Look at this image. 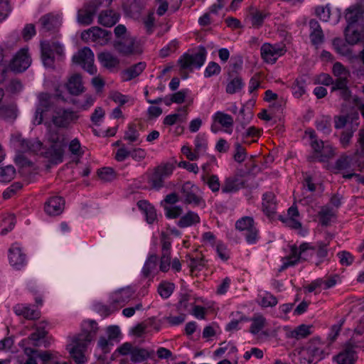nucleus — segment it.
Returning <instances> with one entry per match:
<instances>
[{
    "mask_svg": "<svg viewBox=\"0 0 364 364\" xmlns=\"http://www.w3.org/2000/svg\"><path fill=\"white\" fill-rule=\"evenodd\" d=\"M58 55H62L63 48L58 43H42L41 44V58L44 65L47 68H53L54 65L53 53Z\"/></svg>",
    "mask_w": 364,
    "mask_h": 364,
    "instance_id": "nucleus-12",
    "label": "nucleus"
},
{
    "mask_svg": "<svg viewBox=\"0 0 364 364\" xmlns=\"http://www.w3.org/2000/svg\"><path fill=\"white\" fill-rule=\"evenodd\" d=\"M253 114L251 112H250L247 115L245 114V108L244 107L241 108L239 112V115L237 116L236 121L238 122L242 128L250 122Z\"/></svg>",
    "mask_w": 364,
    "mask_h": 364,
    "instance_id": "nucleus-59",
    "label": "nucleus"
},
{
    "mask_svg": "<svg viewBox=\"0 0 364 364\" xmlns=\"http://www.w3.org/2000/svg\"><path fill=\"white\" fill-rule=\"evenodd\" d=\"M79 116L70 109H60L54 112L52 117L53 124L60 128H68L70 124L75 122Z\"/></svg>",
    "mask_w": 364,
    "mask_h": 364,
    "instance_id": "nucleus-8",
    "label": "nucleus"
},
{
    "mask_svg": "<svg viewBox=\"0 0 364 364\" xmlns=\"http://www.w3.org/2000/svg\"><path fill=\"white\" fill-rule=\"evenodd\" d=\"M120 17V14L114 10L102 11L98 16V23L105 27H112L115 25Z\"/></svg>",
    "mask_w": 364,
    "mask_h": 364,
    "instance_id": "nucleus-24",
    "label": "nucleus"
},
{
    "mask_svg": "<svg viewBox=\"0 0 364 364\" xmlns=\"http://www.w3.org/2000/svg\"><path fill=\"white\" fill-rule=\"evenodd\" d=\"M166 210V216L168 218H177L183 213V209L181 206L168 207L164 205Z\"/></svg>",
    "mask_w": 364,
    "mask_h": 364,
    "instance_id": "nucleus-57",
    "label": "nucleus"
},
{
    "mask_svg": "<svg viewBox=\"0 0 364 364\" xmlns=\"http://www.w3.org/2000/svg\"><path fill=\"white\" fill-rule=\"evenodd\" d=\"M360 149H357L350 156L353 171L358 170L359 171H364V132L359 133V139L358 140Z\"/></svg>",
    "mask_w": 364,
    "mask_h": 364,
    "instance_id": "nucleus-18",
    "label": "nucleus"
},
{
    "mask_svg": "<svg viewBox=\"0 0 364 364\" xmlns=\"http://www.w3.org/2000/svg\"><path fill=\"white\" fill-rule=\"evenodd\" d=\"M18 116V109L14 105H3L0 107V118L13 122Z\"/></svg>",
    "mask_w": 364,
    "mask_h": 364,
    "instance_id": "nucleus-33",
    "label": "nucleus"
},
{
    "mask_svg": "<svg viewBox=\"0 0 364 364\" xmlns=\"http://www.w3.org/2000/svg\"><path fill=\"white\" fill-rule=\"evenodd\" d=\"M97 331L98 325L95 321H85L82 323L80 333L74 336L71 343L67 345L66 349L77 364L85 363V352L95 338Z\"/></svg>",
    "mask_w": 364,
    "mask_h": 364,
    "instance_id": "nucleus-1",
    "label": "nucleus"
},
{
    "mask_svg": "<svg viewBox=\"0 0 364 364\" xmlns=\"http://www.w3.org/2000/svg\"><path fill=\"white\" fill-rule=\"evenodd\" d=\"M72 60L74 63L80 65L82 69L90 75H94L97 73V68L94 65V53L90 48L85 47L78 50L73 56Z\"/></svg>",
    "mask_w": 364,
    "mask_h": 364,
    "instance_id": "nucleus-5",
    "label": "nucleus"
},
{
    "mask_svg": "<svg viewBox=\"0 0 364 364\" xmlns=\"http://www.w3.org/2000/svg\"><path fill=\"white\" fill-rule=\"evenodd\" d=\"M352 26H347L345 29L346 40L348 43L354 45L363 38V33L358 30H351Z\"/></svg>",
    "mask_w": 364,
    "mask_h": 364,
    "instance_id": "nucleus-39",
    "label": "nucleus"
},
{
    "mask_svg": "<svg viewBox=\"0 0 364 364\" xmlns=\"http://www.w3.org/2000/svg\"><path fill=\"white\" fill-rule=\"evenodd\" d=\"M286 52L284 46L277 44L264 43L260 48L261 56L267 63H274L279 56Z\"/></svg>",
    "mask_w": 364,
    "mask_h": 364,
    "instance_id": "nucleus-11",
    "label": "nucleus"
},
{
    "mask_svg": "<svg viewBox=\"0 0 364 364\" xmlns=\"http://www.w3.org/2000/svg\"><path fill=\"white\" fill-rule=\"evenodd\" d=\"M244 183L237 176H233L226 178L222 186V192L228 193L236 192L242 188Z\"/></svg>",
    "mask_w": 364,
    "mask_h": 364,
    "instance_id": "nucleus-27",
    "label": "nucleus"
},
{
    "mask_svg": "<svg viewBox=\"0 0 364 364\" xmlns=\"http://www.w3.org/2000/svg\"><path fill=\"white\" fill-rule=\"evenodd\" d=\"M13 140L15 146L20 153L29 152L36 154L43 146V143L40 140L37 139H26L21 135L14 136Z\"/></svg>",
    "mask_w": 364,
    "mask_h": 364,
    "instance_id": "nucleus-9",
    "label": "nucleus"
},
{
    "mask_svg": "<svg viewBox=\"0 0 364 364\" xmlns=\"http://www.w3.org/2000/svg\"><path fill=\"white\" fill-rule=\"evenodd\" d=\"M206 54V50L203 46H200L198 51L196 53L192 54L184 53L178 60L181 70H189L192 71L193 68H201L205 61Z\"/></svg>",
    "mask_w": 364,
    "mask_h": 364,
    "instance_id": "nucleus-4",
    "label": "nucleus"
},
{
    "mask_svg": "<svg viewBox=\"0 0 364 364\" xmlns=\"http://www.w3.org/2000/svg\"><path fill=\"white\" fill-rule=\"evenodd\" d=\"M67 144H50L45 152V157L48 159L51 164H58L63 161L64 149Z\"/></svg>",
    "mask_w": 364,
    "mask_h": 364,
    "instance_id": "nucleus-22",
    "label": "nucleus"
},
{
    "mask_svg": "<svg viewBox=\"0 0 364 364\" xmlns=\"http://www.w3.org/2000/svg\"><path fill=\"white\" fill-rule=\"evenodd\" d=\"M307 358H304L309 364H316L322 360L328 353L323 348L319 340H315L306 348Z\"/></svg>",
    "mask_w": 364,
    "mask_h": 364,
    "instance_id": "nucleus-15",
    "label": "nucleus"
},
{
    "mask_svg": "<svg viewBox=\"0 0 364 364\" xmlns=\"http://www.w3.org/2000/svg\"><path fill=\"white\" fill-rule=\"evenodd\" d=\"M51 107L50 95L42 92L38 95V104L36 108H40L43 111L48 112Z\"/></svg>",
    "mask_w": 364,
    "mask_h": 364,
    "instance_id": "nucleus-46",
    "label": "nucleus"
},
{
    "mask_svg": "<svg viewBox=\"0 0 364 364\" xmlns=\"http://www.w3.org/2000/svg\"><path fill=\"white\" fill-rule=\"evenodd\" d=\"M9 264L16 269H21L26 264V255L23 252L21 248L14 244L9 249Z\"/></svg>",
    "mask_w": 364,
    "mask_h": 364,
    "instance_id": "nucleus-17",
    "label": "nucleus"
},
{
    "mask_svg": "<svg viewBox=\"0 0 364 364\" xmlns=\"http://www.w3.org/2000/svg\"><path fill=\"white\" fill-rule=\"evenodd\" d=\"M66 87L69 93L72 95H79L85 91L82 77L79 74H75L71 76Z\"/></svg>",
    "mask_w": 364,
    "mask_h": 364,
    "instance_id": "nucleus-26",
    "label": "nucleus"
},
{
    "mask_svg": "<svg viewBox=\"0 0 364 364\" xmlns=\"http://www.w3.org/2000/svg\"><path fill=\"white\" fill-rule=\"evenodd\" d=\"M348 80L347 76L337 77L336 80H333L331 85V92L343 90V88L348 85Z\"/></svg>",
    "mask_w": 364,
    "mask_h": 364,
    "instance_id": "nucleus-58",
    "label": "nucleus"
},
{
    "mask_svg": "<svg viewBox=\"0 0 364 364\" xmlns=\"http://www.w3.org/2000/svg\"><path fill=\"white\" fill-rule=\"evenodd\" d=\"M262 207L264 212L270 216L276 211L277 203L275 200V196L272 192L266 193L263 195Z\"/></svg>",
    "mask_w": 364,
    "mask_h": 364,
    "instance_id": "nucleus-31",
    "label": "nucleus"
},
{
    "mask_svg": "<svg viewBox=\"0 0 364 364\" xmlns=\"http://www.w3.org/2000/svg\"><path fill=\"white\" fill-rule=\"evenodd\" d=\"M356 346L348 342L345 343L342 350L333 357L337 364H355L358 358L355 350Z\"/></svg>",
    "mask_w": 364,
    "mask_h": 364,
    "instance_id": "nucleus-10",
    "label": "nucleus"
},
{
    "mask_svg": "<svg viewBox=\"0 0 364 364\" xmlns=\"http://www.w3.org/2000/svg\"><path fill=\"white\" fill-rule=\"evenodd\" d=\"M202 181L206 183L209 188L214 193L218 192L220 190V183L219 178L216 175H211L209 177L202 176Z\"/></svg>",
    "mask_w": 364,
    "mask_h": 364,
    "instance_id": "nucleus-44",
    "label": "nucleus"
},
{
    "mask_svg": "<svg viewBox=\"0 0 364 364\" xmlns=\"http://www.w3.org/2000/svg\"><path fill=\"white\" fill-rule=\"evenodd\" d=\"M97 59L102 66L110 72L117 71L119 68V59L109 52H101L98 53Z\"/></svg>",
    "mask_w": 364,
    "mask_h": 364,
    "instance_id": "nucleus-20",
    "label": "nucleus"
},
{
    "mask_svg": "<svg viewBox=\"0 0 364 364\" xmlns=\"http://www.w3.org/2000/svg\"><path fill=\"white\" fill-rule=\"evenodd\" d=\"M190 297L191 296L188 294H181L180 295L179 301L176 306L178 312L183 313L188 311Z\"/></svg>",
    "mask_w": 364,
    "mask_h": 364,
    "instance_id": "nucleus-53",
    "label": "nucleus"
},
{
    "mask_svg": "<svg viewBox=\"0 0 364 364\" xmlns=\"http://www.w3.org/2000/svg\"><path fill=\"white\" fill-rule=\"evenodd\" d=\"M16 224L15 218L14 216H9L5 218L1 223V226H4L0 231L1 235H6L11 231Z\"/></svg>",
    "mask_w": 364,
    "mask_h": 364,
    "instance_id": "nucleus-54",
    "label": "nucleus"
},
{
    "mask_svg": "<svg viewBox=\"0 0 364 364\" xmlns=\"http://www.w3.org/2000/svg\"><path fill=\"white\" fill-rule=\"evenodd\" d=\"M334 215L333 211L329 208H322L321 211L318 212V217L320 223L323 226L329 225L332 217Z\"/></svg>",
    "mask_w": 364,
    "mask_h": 364,
    "instance_id": "nucleus-49",
    "label": "nucleus"
},
{
    "mask_svg": "<svg viewBox=\"0 0 364 364\" xmlns=\"http://www.w3.org/2000/svg\"><path fill=\"white\" fill-rule=\"evenodd\" d=\"M316 127L317 130L322 132L323 134H328L331 131V117L323 116L320 119L316 120Z\"/></svg>",
    "mask_w": 364,
    "mask_h": 364,
    "instance_id": "nucleus-43",
    "label": "nucleus"
},
{
    "mask_svg": "<svg viewBox=\"0 0 364 364\" xmlns=\"http://www.w3.org/2000/svg\"><path fill=\"white\" fill-rule=\"evenodd\" d=\"M22 37L24 41H28L36 35V27L33 23H28L25 26L22 30Z\"/></svg>",
    "mask_w": 364,
    "mask_h": 364,
    "instance_id": "nucleus-62",
    "label": "nucleus"
},
{
    "mask_svg": "<svg viewBox=\"0 0 364 364\" xmlns=\"http://www.w3.org/2000/svg\"><path fill=\"white\" fill-rule=\"evenodd\" d=\"M174 168V165L169 162L161 164L153 169L148 178V183L152 188L161 189L164 186V180L172 174Z\"/></svg>",
    "mask_w": 364,
    "mask_h": 364,
    "instance_id": "nucleus-3",
    "label": "nucleus"
},
{
    "mask_svg": "<svg viewBox=\"0 0 364 364\" xmlns=\"http://www.w3.org/2000/svg\"><path fill=\"white\" fill-rule=\"evenodd\" d=\"M154 355L153 350H149L146 348L134 347L131 355V360L135 363H142L148 358H152Z\"/></svg>",
    "mask_w": 364,
    "mask_h": 364,
    "instance_id": "nucleus-30",
    "label": "nucleus"
},
{
    "mask_svg": "<svg viewBox=\"0 0 364 364\" xmlns=\"http://www.w3.org/2000/svg\"><path fill=\"white\" fill-rule=\"evenodd\" d=\"M46 138L50 144H67L64 135L56 128H49Z\"/></svg>",
    "mask_w": 364,
    "mask_h": 364,
    "instance_id": "nucleus-36",
    "label": "nucleus"
},
{
    "mask_svg": "<svg viewBox=\"0 0 364 364\" xmlns=\"http://www.w3.org/2000/svg\"><path fill=\"white\" fill-rule=\"evenodd\" d=\"M200 221L199 215L193 211H188L178 221V226L181 228H185L191 225H196Z\"/></svg>",
    "mask_w": 364,
    "mask_h": 364,
    "instance_id": "nucleus-32",
    "label": "nucleus"
},
{
    "mask_svg": "<svg viewBox=\"0 0 364 364\" xmlns=\"http://www.w3.org/2000/svg\"><path fill=\"white\" fill-rule=\"evenodd\" d=\"M245 239L249 244H254L257 241L258 239V230L254 226L245 231Z\"/></svg>",
    "mask_w": 364,
    "mask_h": 364,
    "instance_id": "nucleus-64",
    "label": "nucleus"
},
{
    "mask_svg": "<svg viewBox=\"0 0 364 364\" xmlns=\"http://www.w3.org/2000/svg\"><path fill=\"white\" fill-rule=\"evenodd\" d=\"M214 120L225 128L232 127L234 122L232 117L230 114L222 112H218L215 114Z\"/></svg>",
    "mask_w": 364,
    "mask_h": 364,
    "instance_id": "nucleus-42",
    "label": "nucleus"
},
{
    "mask_svg": "<svg viewBox=\"0 0 364 364\" xmlns=\"http://www.w3.org/2000/svg\"><path fill=\"white\" fill-rule=\"evenodd\" d=\"M194 144V149L198 154H200V153L205 152L208 146L207 141L204 138L199 136L196 137Z\"/></svg>",
    "mask_w": 364,
    "mask_h": 364,
    "instance_id": "nucleus-63",
    "label": "nucleus"
},
{
    "mask_svg": "<svg viewBox=\"0 0 364 364\" xmlns=\"http://www.w3.org/2000/svg\"><path fill=\"white\" fill-rule=\"evenodd\" d=\"M102 4V0H91L85 4L83 7L77 11V22L82 26L90 25Z\"/></svg>",
    "mask_w": 364,
    "mask_h": 364,
    "instance_id": "nucleus-6",
    "label": "nucleus"
},
{
    "mask_svg": "<svg viewBox=\"0 0 364 364\" xmlns=\"http://www.w3.org/2000/svg\"><path fill=\"white\" fill-rule=\"evenodd\" d=\"M244 86V82L241 77L236 76L233 77L226 85V92L230 95L240 91Z\"/></svg>",
    "mask_w": 364,
    "mask_h": 364,
    "instance_id": "nucleus-38",
    "label": "nucleus"
},
{
    "mask_svg": "<svg viewBox=\"0 0 364 364\" xmlns=\"http://www.w3.org/2000/svg\"><path fill=\"white\" fill-rule=\"evenodd\" d=\"M39 23L41 25L40 32L43 33L55 32L60 25L58 16L50 13L42 16L39 19Z\"/></svg>",
    "mask_w": 364,
    "mask_h": 364,
    "instance_id": "nucleus-19",
    "label": "nucleus"
},
{
    "mask_svg": "<svg viewBox=\"0 0 364 364\" xmlns=\"http://www.w3.org/2000/svg\"><path fill=\"white\" fill-rule=\"evenodd\" d=\"M309 25L310 28L309 37L312 45L318 46L323 43L325 38L324 33L318 21L311 19Z\"/></svg>",
    "mask_w": 364,
    "mask_h": 364,
    "instance_id": "nucleus-23",
    "label": "nucleus"
},
{
    "mask_svg": "<svg viewBox=\"0 0 364 364\" xmlns=\"http://www.w3.org/2000/svg\"><path fill=\"white\" fill-rule=\"evenodd\" d=\"M113 46L118 53L123 55H130L138 53L135 39L131 36H127L115 41Z\"/></svg>",
    "mask_w": 364,
    "mask_h": 364,
    "instance_id": "nucleus-16",
    "label": "nucleus"
},
{
    "mask_svg": "<svg viewBox=\"0 0 364 364\" xmlns=\"http://www.w3.org/2000/svg\"><path fill=\"white\" fill-rule=\"evenodd\" d=\"M309 250L312 252L310 254L311 256L316 253L318 258V260L315 263L316 266L320 265L328 255L327 244L323 242H318L317 248L308 242H303L300 245L299 248L294 245L291 247L290 255L283 259V264L279 271L282 272L289 267L296 265L301 261L307 260L309 256L307 252Z\"/></svg>",
    "mask_w": 364,
    "mask_h": 364,
    "instance_id": "nucleus-2",
    "label": "nucleus"
},
{
    "mask_svg": "<svg viewBox=\"0 0 364 364\" xmlns=\"http://www.w3.org/2000/svg\"><path fill=\"white\" fill-rule=\"evenodd\" d=\"M306 80L301 77L295 80L292 85V93L296 98H300L306 92Z\"/></svg>",
    "mask_w": 364,
    "mask_h": 364,
    "instance_id": "nucleus-37",
    "label": "nucleus"
},
{
    "mask_svg": "<svg viewBox=\"0 0 364 364\" xmlns=\"http://www.w3.org/2000/svg\"><path fill=\"white\" fill-rule=\"evenodd\" d=\"M139 134L136 128V125L130 124L128 126V129L124 133V139L132 143L136 141L139 139Z\"/></svg>",
    "mask_w": 364,
    "mask_h": 364,
    "instance_id": "nucleus-52",
    "label": "nucleus"
},
{
    "mask_svg": "<svg viewBox=\"0 0 364 364\" xmlns=\"http://www.w3.org/2000/svg\"><path fill=\"white\" fill-rule=\"evenodd\" d=\"M112 38V33L98 26H93L81 33V38L85 41H91L101 46L106 45Z\"/></svg>",
    "mask_w": 364,
    "mask_h": 364,
    "instance_id": "nucleus-7",
    "label": "nucleus"
},
{
    "mask_svg": "<svg viewBox=\"0 0 364 364\" xmlns=\"http://www.w3.org/2000/svg\"><path fill=\"white\" fill-rule=\"evenodd\" d=\"M132 295L133 291L130 288L121 289L112 295V304L113 306L119 305L122 306L129 300Z\"/></svg>",
    "mask_w": 364,
    "mask_h": 364,
    "instance_id": "nucleus-28",
    "label": "nucleus"
},
{
    "mask_svg": "<svg viewBox=\"0 0 364 364\" xmlns=\"http://www.w3.org/2000/svg\"><path fill=\"white\" fill-rule=\"evenodd\" d=\"M31 65V58L28 48H21L12 58L9 68L16 73L26 70Z\"/></svg>",
    "mask_w": 364,
    "mask_h": 364,
    "instance_id": "nucleus-14",
    "label": "nucleus"
},
{
    "mask_svg": "<svg viewBox=\"0 0 364 364\" xmlns=\"http://www.w3.org/2000/svg\"><path fill=\"white\" fill-rule=\"evenodd\" d=\"M14 311L18 316H23L28 320H36L40 318L41 312L36 309H31L27 306L18 304L14 306Z\"/></svg>",
    "mask_w": 364,
    "mask_h": 364,
    "instance_id": "nucleus-29",
    "label": "nucleus"
},
{
    "mask_svg": "<svg viewBox=\"0 0 364 364\" xmlns=\"http://www.w3.org/2000/svg\"><path fill=\"white\" fill-rule=\"evenodd\" d=\"M11 10L9 0H0V22L7 18Z\"/></svg>",
    "mask_w": 364,
    "mask_h": 364,
    "instance_id": "nucleus-60",
    "label": "nucleus"
},
{
    "mask_svg": "<svg viewBox=\"0 0 364 364\" xmlns=\"http://www.w3.org/2000/svg\"><path fill=\"white\" fill-rule=\"evenodd\" d=\"M359 11L358 6L353 8H349L347 9V12L346 14V19L348 22V26H353L354 23L360 21L359 16Z\"/></svg>",
    "mask_w": 364,
    "mask_h": 364,
    "instance_id": "nucleus-47",
    "label": "nucleus"
},
{
    "mask_svg": "<svg viewBox=\"0 0 364 364\" xmlns=\"http://www.w3.org/2000/svg\"><path fill=\"white\" fill-rule=\"evenodd\" d=\"M235 153L234 154V159L238 162L241 163L245 161L246 159V151L245 149L239 143H236L235 145Z\"/></svg>",
    "mask_w": 364,
    "mask_h": 364,
    "instance_id": "nucleus-61",
    "label": "nucleus"
},
{
    "mask_svg": "<svg viewBox=\"0 0 364 364\" xmlns=\"http://www.w3.org/2000/svg\"><path fill=\"white\" fill-rule=\"evenodd\" d=\"M98 176L104 181H112L116 178V174L113 168L104 167L97 171Z\"/></svg>",
    "mask_w": 364,
    "mask_h": 364,
    "instance_id": "nucleus-51",
    "label": "nucleus"
},
{
    "mask_svg": "<svg viewBox=\"0 0 364 364\" xmlns=\"http://www.w3.org/2000/svg\"><path fill=\"white\" fill-rule=\"evenodd\" d=\"M146 63L139 62L136 63L127 69L124 70L121 73L122 79L123 81H130L132 79L139 76L146 68Z\"/></svg>",
    "mask_w": 364,
    "mask_h": 364,
    "instance_id": "nucleus-25",
    "label": "nucleus"
},
{
    "mask_svg": "<svg viewBox=\"0 0 364 364\" xmlns=\"http://www.w3.org/2000/svg\"><path fill=\"white\" fill-rule=\"evenodd\" d=\"M335 155L334 149L329 144H325L321 153L318 156H310L308 160L311 162L318 160L320 162H325Z\"/></svg>",
    "mask_w": 364,
    "mask_h": 364,
    "instance_id": "nucleus-35",
    "label": "nucleus"
},
{
    "mask_svg": "<svg viewBox=\"0 0 364 364\" xmlns=\"http://www.w3.org/2000/svg\"><path fill=\"white\" fill-rule=\"evenodd\" d=\"M310 328L311 326L301 324L290 332L289 337L296 339L306 338L311 333Z\"/></svg>",
    "mask_w": 364,
    "mask_h": 364,
    "instance_id": "nucleus-41",
    "label": "nucleus"
},
{
    "mask_svg": "<svg viewBox=\"0 0 364 364\" xmlns=\"http://www.w3.org/2000/svg\"><path fill=\"white\" fill-rule=\"evenodd\" d=\"M65 200L60 196H53L45 203V211L49 215H59L64 210Z\"/></svg>",
    "mask_w": 364,
    "mask_h": 364,
    "instance_id": "nucleus-21",
    "label": "nucleus"
},
{
    "mask_svg": "<svg viewBox=\"0 0 364 364\" xmlns=\"http://www.w3.org/2000/svg\"><path fill=\"white\" fill-rule=\"evenodd\" d=\"M174 288L173 283L164 282L159 285L158 292L162 298L167 299L172 294Z\"/></svg>",
    "mask_w": 364,
    "mask_h": 364,
    "instance_id": "nucleus-45",
    "label": "nucleus"
},
{
    "mask_svg": "<svg viewBox=\"0 0 364 364\" xmlns=\"http://www.w3.org/2000/svg\"><path fill=\"white\" fill-rule=\"evenodd\" d=\"M269 13L257 11L252 14V24L254 26L259 27L262 25L264 19L269 16Z\"/></svg>",
    "mask_w": 364,
    "mask_h": 364,
    "instance_id": "nucleus-55",
    "label": "nucleus"
},
{
    "mask_svg": "<svg viewBox=\"0 0 364 364\" xmlns=\"http://www.w3.org/2000/svg\"><path fill=\"white\" fill-rule=\"evenodd\" d=\"M157 263L158 257L156 255L153 254L148 257L141 271L142 274L145 278L149 277L156 271Z\"/></svg>",
    "mask_w": 364,
    "mask_h": 364,
    "instance_id": "nucleus-34",
    "label": "nucleus"
},
{
    "mask_svg": "<svg viewBox=\"0 0 364 364\" xmlns=\"http://www.w3.org/2000/svg\"><path fill=\"white\" fill-rule=\"evenodd\" d=\"M221 71L220 66L215 62H210L205 68L204 75L205 77H210L215 75H218Z\"/></svg>",
    "mask_w": 364,
    "mask_h": 364,
    "instance_id": "nucleus-56",
    "label": "nucleus"
},
{
    "mask_svg": "<svg viewBox=\"0 0 364 364\" xmlns=\"http://www.w3.org/2000/svg\"><path fill=\"white\" fill-rule=\"evenodd\" d=\"M252 321L250 331L252 334H257L264 327L265 318L262 316H257L254 317Z\"/></svg>",
    "mask_w": 364,
    "mask_h": 364,
    "instance_id": "nucleus-50",
    "label": "nucleus"
},
{
    "mask_svg": "<svg viewBox=\"0 0 364 364\" xmlns=\"http://www.w3.org/2000/svg\"><path fill=\"white\" fill-rule=\"evenodd\" d=\"M254 226L253 218L247 216L242 218L235 223V228L239 231H246Z\"/></svg>",
    "mask_w": 364,
    "mask_h": 364,
    "instance_id": "nucleus-48",
    "label": "nucleus"
},
{
    "mask_svg": "<svg viewBox=\"0 0 364 364\" xmlns=\"http://www.w3.org/2000/svg\"><path fill=\"white\" fill-rule=\"evenodd\" d=\"M16 175V169L11 166H0V181L4 183L10 182Z\"/></svg>",
    "mask_w": 364,
    "mask_h": 364,
    "instance_id": "nucleus-40",
    "label": "nucleus"
},
{
    "mask_svg": "<svg viewBox=\"0 0 364 364\" xmlns=\"http://www.w3.org/2000/svg\"><path fill=\"white\" fill-rule=\"evenodd\" d=\"M198 188L190 181L184 183L181 187V193L184 198L183 203L186 204H193L199 206L202 203L204 205L203 199L197 195Z\"/></svg>",
    "mask_w": 364,
    "mask_h": 364,
    "instance_id": "nucleus-13",
    "label": "nucleus"
}]
</instances>
